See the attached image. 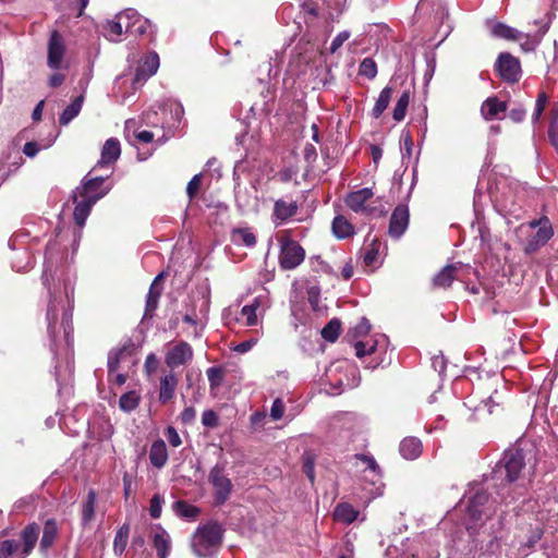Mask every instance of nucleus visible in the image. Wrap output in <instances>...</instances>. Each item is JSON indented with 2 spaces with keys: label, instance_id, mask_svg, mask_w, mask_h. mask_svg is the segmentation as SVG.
Segmentation results:
<instances>
[{
  "label": "nucleus",
  "instance_id": "61",
  "mask_svg": "<svg viewBox=\"0 0 558 558\" xmlns=\"http://www.w3.org/2000/svg\"><path fill=\"white\" fill-rule=\"evenodd\" d=\"M157 359L155 356V354H149L147 357H146V361H145V367L146 369L150 373V372H154L156 368H157Z\"/></svg>",
  "mask_w": 558,
  "mask_h": 558
},
{
  "label": "nucleus",
  "instance_id": "47",
  "mask_svg": "<svg viewBox=\"0 0 558 558\" xmlns=\"http://www.w3.org/2000/svg\"><path fill=\"white\" fill-rule=\"evenodd\" d=\"M371 330V324L368 322V319H366L365 317H363L359 324H356V326H354L351 330H350V333H352V336L354 338H357V337H363L365 335H367Z\"/></svg>",
  "mask_w": 558,
  "mask_h": 558
},
{
  "label": "nucleus",
  "instance_id": "38",
  "mask_svg": "<svg viewBox=\"0 0 558 558\" xmlns=\"http://www.w3.org/2000/svg\"><path fill=\"white\" fill-rule=\"evenodd\" d=\"M95 501L96 496L94 492H89L87 496V500L84 502L82 508V521L84 524L89 523L95 513Z\"/></svg>",
  "mask_w": 558,
  "mask_h": 558
},
{
  "label": "nucleus",
  "instance_id": "7",
  "mask_svg": "<svg viewBox=\"0 0 558 558\" xmlns=\"http://www.w3.org/2000/svg\"><path fill=\"white\" fill-rule=\"evenodd\" d=\"M105 180L106 177L88 178V175H86L82 180L81 186L76 187L74 192H76L81 198H86L96 204L110 191V187L104 186Z\"/></svg>",
  "mask_w": 558,
  "mask_h": 558
},
{
  "label": "nucleus",
  "instance_id": "51",
  "mask_svg": "<svg viewBox=\"0 0 558 558\" xmlns=\"http://www.w3.org/2000/svg\"><path fill=\"white\" fill-rule=\"evenodd\" d=\"M202 423L206 427H216L218 425V416L213 410H206L202 415Z\"/></svg>",
  "mask_w": 558,
  "mask_h": 558
},
{
  "label": "nucleus",
  "instance_id": "36",
  "mask_svg": "<svg viewBox=\"0 0 558 558\" xmlns=\"http://www.w3.org/2000/svg\"><path fill=\"white\" fill-rule=\"evenodd\" d=\"M409 102H410V94H409V92H404L398 99V101L395 106V109H393L392 117L396 121L400 122L404 119Z\"/></svg>",
  "mask_w": 558,
  "mask_h": 558
},
{
  "label": "nucleus",
  "instance_id": "37",
  "mask_svg": "<svg viewBox=\"0 0 558 558\" xmlns=\"http://www.w3.org/2000/svg\"><path fill=\"white\" fill-rule=\"evenodd\" d=\"M341 324L338 319H331L322 330V337L329 341L335 342L340 333Z\"/></svg>",
  "mask_w": 558,
  "mask_h": 558
},
{
  "label": "nucleus",
  "instance_id": "17",
  "mask_svg": "<svg viewBox=\"0 0 558 558\" xmlns=\"http://www.w3.org/2000/svg\"><path fill=\"white\" fill-rule=\"evenodd\" d=\"M129 16H134L133 9H128L116 15V19L106 23L107 37L111 41H120L123 34V22Z\"/></svg>",
  "mask_w": 558,
  "mask_h": 558
},
{
  "label": "nucleus",
  "instance_id": "8",
  "mask_svg": "<svg viewBox=\"0 0 558 558\" xmlns=\"http://www.w3.org/2000/svg\"><path fill=\"white\" fill-rule=\"evenodd\" d=\"M208 480L214 487L215 500L221 505L227 501L232 490V483L223 472V468L215 465L209 473Z\"/></svg>",
  "mask_w": 558,
  "mask_h": 558
},
{
  "label": "nucleus",
  "instance_id": "35",
  "mask_svg": "<svg viewBox=\"0 0 558 558\" xmlns=\"http://www.w3.org/2000/svg\"><path fill=\"white\" fill-rule=\"evenodd\" d=\"M174 511L182 518L193 520L198 514V509L185 501L179 500L173 505Z\"/></svg>",
  "mask_w": 558,
  "mask_h": 558
},
{
  "label": "nucleus",
  "instance_id": "41",
  "mask_svg": "<svg viewBox=\"0 0 558 558\" xmlns=\"http://www.w3.org/2000/svg\"><path fill=\"white\" fill-rule=\"evenodd\" d=\"M151 28V23L147 19H143L140 14L136 19L135 26H133L130 34L143 36Z\"/></svg>",
  "mask_w": 558,
  "mask_h": 558
},
{
  "label": "nucleus",
  "instance_id": "50",
  "mask_svg": "<svg viewBox=\"0 0 558 558\" xmlns=\"http://www.w3.org/2000/svg\"><path fill=\"white\" fill-rule=\"evenodd\" d=\"M349 38H350V32H348V31L340 32L333 38V40L330 45V48H329L330 53H335L343 45V43L347 41Z\"/></svg>",
  "mask_w": 558,
  "mask_h": 558
},
{
  "label": "nucleus",
  "instance_id": "39",
  "mask_svg": "<svg viewBox=\"0 0 558 558\" xmlns=\"http://www.w3.org/2000/svg\"><path fill=\"white\" fill-rule=\"evenodd\" d=\"M129 531H130L129 526L123 525L119 529V531L116 534L114 542H113V549L119 555H121L126 547L128 538H129Z\"/></svg>",
  "mask_w": 558,
  "mask_h": 558
},
{
  "label": "nucleus",
  "instance_id": "40",
  "mask_svg": "<svg viewBox=\"0 0 558 558\" xmlns=\"http://www.w3.org/2000/svg\"><path fill=\"white\" fill-rule=\"evenodd\" d=\"M359 74L373 80L377 75V65L372 58H365L360 64Z\"/></svg>",
  "mask_w": 558,
  "mask_h": 558
},
{
  "label": "nucleus",
  "instance_id": "33",
  "mask_svg": "<svg viewBox=\"0 0 558 558\" xmlns=\"http://www.w3.org/2000/svg\"><path fill=\"white\" fill-rule=\"evenodd\" d=\"M260 298H255L251 304L242 307L241 314L246 320L247 326H255L258 323L257 311L260 306Z\"/></svg>",
  "mask_w": 558,
  "mask_h": 558
},
{
  "label": "nucleus",
  "instance_id": "62",
  "mask_svg": "<svg viewBox=\"0 0 558 558\" xmlns=\"http://www.w3.org/2000/svg\"><path fill=\"white\" fill-rule=\"evenodd\" d=\"M64 81V75L61 73H54L49 78V85L51 87H58L60 86Z\"/></svg>",
  "mask_w": 558,
  "mask_h": 558
},
{
  "label": "nucleus",
  "instance_id": "18",
  "mask_svg": "<svg viewBox=\"0 0 558 558\" xmlns=\"http://www.w3.org/2000/svg\"><path fill=\"white\" fill-rule=\"evenodd\" d=\"M153 543L158 558H167L169 556L171 538L168 532L159 524L154 526Z\"/></svg>",
  "mask_w": 558,
  "mask_h": 558
},
{
  "label": "nucleus",
  "instance_id": "23",
  "mask_svg": "<svg viewBox=\"0 0 558 558\" xmlns=\"http://www.w3.org/2000/svg\"><path fill=\"white\" fill-rule=\"evenodd\" d=\"M399 450L404 459L414 460L422 453V442L418 438L407 437L401 441Z\"/></svg>",
  "mask_w": 558,
  "mask_h": 558
},
{
  "label": "nucleus",
  "instance_id": "45",
  "mask_svg": "<svg viewBox=\"0 0 558 558\" xmlns=\"http://www.w3.org/2000/svg\"><path fill=\"white\" fill-rule=\"evenodd\" d=\"M163 499L160 495L156 494L150 499L149 514L154 519H158L161 514Z\"/></svg>",
  "mask_w": 558,
  "mask_h": 558
},
{
  "label": "nucleus",
  "instance_id": "9",
  "mask_svg": "<svg viewBox=\"0 0 558 558\" xmlns=\"http://www.w3.org/2000/svg\"><path fill=\"white\" fill-rule=\"evenodd\" d=\"M496 70L502 80L515 83L520 80L521 76V66L520 62L517 58L508 52H502L499 54L496 62Z\"/></svg>",
  "mask_w": 558,
  "mask_h": 558
},
{
  "label": "nucleus",
  "instance_id": "30",
  "mask_svg": "<svg viewBox=\"0 0 558 558\" xmlns=\"http://www.w3.org/2000/svg\"><path fill=\"white\" fill-rule=\"evenodd\" d=\"M490 33L495 37L511 39V40H521L523 39V33L512 28L504 23H496L492 26Z\"/></svg>",
  "mask_w": 558,
  "mask_h": 558
},
{
  "label": "nucleus",
  "instance_id": "49",
  "mask_svg": "<svg viewBox=\"0 0 558 558\" xmlns=\"http://www.w3.org/2000/svg\"><path fill=\"white\" fill-rule=\"evenodd\" d=\"M283 413H284V404H283V402H282V400L280 398H277L272 402V405H271V409H270V417L274 421H278V420L282 418Z\"/></svg>",
  "mask_w": 558,
  "mask_h": 558
},
{
  "label": "nucleus",
  "instance_id": "21",
  "mask_svg": "<svg viewBox=\"0 0 558 558\" xmlns=\"http://www.w3.org/2000/svg\"><path fill=\"white\" fill-rule=\"evenodd\" d=\"M506 109L507 104L505 101H500L496 97H490L483 102L481 113L485 120H493L498 118L499 113L505 112Z\"/></svg>",
  "mask_w": 558,
  "mask_h": 558
},
{
  "label": "nucleus",
  "instance_id": "44",
  "mask_svg": "<svg viewBox=\"0 0 558 558\" xmlns=\"http://www.w3.org/2000/svg\"><path fill=\"white\" fill-rule=\"evenodd\" d=\"M202 179H203L202 173H198V174H195L191 179V181L187 183L186 194L190 199H193L196 196V194L198 193L199 187L202 185Z\"/></svg>",
  "mask_w": 558,
  "mask_h": 558
},
{
  "label": "nucleus",
  "instance_id": "3",
  "mask_svg": "<svg viewBox=\"0 0 558 558\" xmlns=\"http://www.w3.org/2000/svg\"><path fill=\"white\" fill-rule=\"evenodd\" d=\"M223 529L216 522L199 526L193 535L192 548L199 558L215 554L222 542Z\"/></svg>",
  "mask_w": 558,
  "mask_h": 558
},
{
  "label": "nucleus",
  "instance_id": "63",
  "mask_svg": "<svg viewBox=\"0 0 558 558\" xmlns=\"http://www.w3.org/2000/svg\"><path fill=\"white\" fill-rule=\"evenodd\" d=\"M136 138L143 143H150L154 140V134L150 131H141L136 134Z\"/></svg>",
  "mask_w": 558,
  "mask_h": 558
},
{
  "label": "nucleus",
  "instance_id": "56",
  "mask_svg": "<svg viewBox=\"0 0 558 558\" xmlns=\"http://www.w3.org/2000/svg\"><path fill=\"white\" fill-rule=\"evenodd\" d=\"M195 417H196V411L192 407L185 408L181 413V420L184 424L193 423Z\"/></svg>",
  "mask_w": 558,
  "mask_h": 558
},
{
  "label": "nucleus",
  "instance_id": "25",
  "mask_svg": "<svg viewBox=\"0 0 558 558\" xmlns=\"http://www.w3.org/2000/svg\"><path fill=\"white\" fill-rule=\"evenodd\" d=\"M359 511L350 504H339L333 511V518L336 521L350 524L356 520Z\"/></svg>",
  "mask_w": 558,
  "mask_h": 558
},
{
  "label": "nucleus",
  "instance_id": "32",
  "mask_svg": "<svg viewBox=\"0 0 558 558\" xmlns=\"http://www.w3.org/2000/svg\"><path fill=\"white\" fill-rule=\"evenodd\" d=\"M162 275H158L154 282L151 283L150 288H149V292L147 294V300H146V311H145V316H151V313L157 308V305H158V300L160 298V290L157 288V281L161 278Z\"/></svg>",
  "mask_w": 558,
  "mask_h": 558
},
{
  "label": "nucleus",
  "instance_id": "19",
  "mask_svg": "<svg viewBox=\"0 0 558 558\" xmlns=\"http://www.w3.org/2000/svg\"><path fill=\"white\" fill-rule=\"evenodd\" d=\"M72 197H73V202L75 204L73 218H74V221L76 222V225L82 228V227H84L86 219L89 216L92 207L95 205V203H93L86 198L78 199L80 195L76 194V192H73Z\"/></svg>",
  "mask_w": 558,
  "mask_h": 558
},
{
  "label": "nucleus",
  "instance_id": "5",
  "mask_svg": "<svg viewBox=\"0 0 558 558\" xmlns=\"http://www.w3.org/2000/svg\"><path fill=\"white\" fill-rule=\"evenodd\" d=\"M374 197V192L369 187H364L359 191L351 192L345 197L347 206L356 214L365 216L381 217L386 215L387 210L383 205L371 206L367 204Z\"/></svg>",
  "mask_w": 558,
  "mask_h": 558
},
{
  "label": "nucleus",
  "instance_id": "1",
  "mask_svg": "<svg viewBox=\"0 0 558 558\" xmlns=\"http://www.w3.org/2000/svg\"><path fill=\"white\" fill-rule=\"evenodd\" d=\"M465 525L468 530H475L495 512L494 501L481 486L472 487L464 496Z\"/></svg>",
  "mask_w": 558,
  "mask_h": 558
},
{
  "label": "nucleus",
  "instance_id": "46",
  "mask_svg": "<svg viewBox=\"0 0 558 558\" xmlns=\"http://www.w3.org/2000/svg\"><path fill=\"white\" fill-rule=\"evenodd\" d=\"M547 101H548V98H547L545 93H541L537 96L536 104H535V109H534V112H533V116H532V119H533L534 122H537L539 120L541 116L543 114V112L545 110Z\"/></svg>",
  "mask_w": 558,
  "mask_h": 558
},
{
  "label": "nucleus",
  "instance_id": "31",
  "mask_svg": "<svg viewBox=\"0 0 558 558\" xmlns=\"http://www.w3.org/2000/svg\"><path fill=\"white\" fill-rule=\"evenodd\" d=\"M391 96H392V88L389 86H386L380 92V94L375 102V106L372 110V114L374 118H376V119L379 118L381 116V113L387 109V107L390 102Z\"/></svg>",
  "mask_w": 558,
  "mask_h": 558
},
{
  "label": "nucleus",
  "instance_id": "58",
  "mask_svg": "<svg viewBox=\"0 0 558 558\" xmlns=\"http://www.w3.org/2000/svg\"><path fill=\"white\" fill-rule=\"evenodd\" d=\"M509 117L513 122H521L525 117V110L523 108H514L510 110Z\"/></svg>",
  "mask_w": 558,
  "mask_h": 558
},
{
  "label": "nucleus",
  "instance_id": "22",
  "mask_svg": "<svg viewBox=\"0 0 558 558\" xmlns=\"http://www.w3.org/2000/svg\"><path fill=\"white\" fill-rule=\"evenodd\" d=\"M178 385L177 376L171 372L160 379L159 401L167 403L173 396Z\"/></svg>",
  "mask_w": 558,
  "mask_h": 558
},
{
  "label": "nucleus",
  "instance_id": "34",
  "mask_svg": "<svg viewBox=\"0 0 558 558\" xmlns=\"http://www.w3.org/2000/svg\"><path fill=\"white\" fill-rule=\"evenodd\" d=\"M140 400L141 397L136 391H128L120 397L119 408L124 412H131L138 407Z\"/></svg>",
  "mask_w": 558,
  "mask_h": 558
},
{
  "label": "nucleus",
  "instance_id": "52",
  "mask_svg": "<svg viewBox=\"0 0 558 558\" xmlns=\"http://www.w3.org/2000/svg\"><path fill=\"white\" fill-rule=\"evenodd\" d=\"M166 437L169 441V444L173 447H179L181 445V438H180V435L178 434V432L175 430L174 427L172 426H169L167 429H166Z\"/></svg>",
  "mask_w": 558,
  "mask_h": 558
},
{
  "label": "nucleus",
  "instance_id": "53",
  "mask_svg": "<svg viewBox=\"0 0 558 558\" xmlns=\"http://www.w3.org/2000/svg\"><path fill=\"white\" fill-rule=\"evenodd\" d=\"M123 354V350L111 352L108 356V368L109 372H116L119 366L120 355Z\"/></svg>",
  "mask_w": 558,
  "mask_h": 558
},
{
  "label": "nucleus",
  "instance_id": "2",
  "mask_svg": "<svg viewBox=\"0 0 558 558\" xmlns=\"http://www.w3.org/2000/svg\"><path fill=\"white\" fill-rule=\"evenodd\" d=\"M39 532V525L33 523L21 532L20 539L0 541V558H26L34 549Z\"/></svg>",
  "mask_w": 558,
  "mask_h": 558
},
{
  "label": "nucleus",
  "instance_id": "64",
  "mask_svg": "<svg viewBox=\"0 0 558 558\" xmlns=\"http://www.w3.org/2000/svg\"><path fill=\"white\" fill-rule=\"evenodd\" d=\"M169 106L171 111H173L174 118L179 121L184 113L183 107L177 102H170Z\"/></svg>",
  "mask_w": 558,
  "mask_h": 558
},
{
  "label": "nucleus",
  "instance_id": "43",
  "mask_svg": "<svg viewBox=\"0 0 558 558\" xmlns=\"http://www.w3.org/2000/svg\"><path fill=\"white\" fill-rule=\"evenodd\" d=\"M355 348V354L359 357H363L365 355L372 354L376 350V342H364V341H357L354 345Z\"/></svg>",
  "mask_w": 558,
  "mask_h": 558
},
{
  "label": "nucleus",
  "instance_id": "16",
  "mask_svg": "<svg viewBox=\"0 0 558 558\" xmlns=\"http://www.w3.org/2000/svg\"><path fill=\"white\" fill-rule=\"evenodd\" d=\"M121 155L120 142L111 137L107 140L102 146L100 159L96 167H105L114 163Z\"/></svg>",
  "mask_w": 558,
  "mask_h": 558
},
{
  "label": "nucleus",
  "instance_id": "57",
  "mask_svg": "<svg viewBox=\"0 0 558 558\" xmlns=\"http://www.w3.org/2000/svg\"><path fill=\"white\" fill-rule=\"evenodd\" d=\"M39 151V147L35 142H27L23 147V153L28 157H35Z\"/></svg>",
  "mask_w": 558,
  "mask_h": 558
},
{
  "label": "nucleus",
  "instance_id": "13",
  "mask_svg": "<svg viewBox=\"0 0 558 558\" xmlns=\"http://www.w3.org/2000/svg\"><path fill=\"white\" fill-rule=\"evenodd\" d=\"M545 225L543 228H539L536 233L531 236L524 247L523 251L525 254L530 255L538 251L542 246H544L554 235V229L549 220H544Z\"/></svg>",
  "mask_w": 558,
  "mask_h": 558
},
{
  "label": "nucleus",
  "instance_id": "6",
  "mask_svg": "<svg viewBox=\"0 0 558 558\" xmlns=\"http://www.w3.org/2000/svg\"><path fill=\"white\" fill-rule=\"evenodd\" d=\"M304 258L305 251L296 241L291 239L282 240L279 254V264L282 269H294Z\"/></svg>",
  "mask_w": 558,
  "mask_h": 558
},
{
  "label": "nucleus",
  "instance_id": "20",
  "mask_svg": "<svg viewBox=\"0 0 558 558\" xmlns=\"http://www.w3.org/2000/svg\"><path fill=\"white\" fill-rule=\"evenodd\" d=\"M149 461L157 469H161L167 463L168 451L166 442L162 439L153 442L149 450Z\"/></svg>",
  "mask_w": 558,
  "mask_h": 558
},
{
  "label": "nucleus",
  "instance_id": "55",
  "mask_svg": "<svg viewBox=\"0 0 558 558\" xmlns=\"http://www.w3.org/2000/svg\"><path fill=\"white\" fill-rule=\"evenodd\" d=\"M548 137L550 144L555 147L558 153V124L551 123L548 129Z\"/></svg>",
  "mask_w": 558,
  "mask_h": 558
},
{
  "label": "nucleus",
  "instance_id": "10",
  "mask_svg": "<svg viewBox=\"0 0 558 558\" xmlns=\"http://www.w3.org/2000/svg\"><path fill=\"white\" fill-rule=\"evenodd\" d=\"M65 54V45L62 36L53 31L48 41V59L47 63L50 69L60 70L63 65Z\"/></svg>",
  "mask_w": 558,
  "mask_h": 558
},
{
  "label": "nucleus",
  "instance_id": "15",
  "mask_svg": "<svg viewBox=\"0 0 558 558\" xmlns=\"http://www.w3.org/2000/svg\"><path fill=\"white\" fill-rule=\"evenodd\" d=\"M299 206L295 201L278 199L275 202L272 211V221L276 225L287 221L294 217L298 213Z\"/></svg>",
  "mask_w": 558,
  "mask_h": 558
},
{
  "label": "nucleus",
  "instance_id": "42",
  "mask_svg": "<svg viewBox=\"0 0 558 558\" xmlns=\"http://www.w3.org/2000/svg\"><path fill=\"white\" fill-rule=\"evenodd\" d=\"M207 377L210 388L214 389L221 385L223 380V373L219 367H209L207 369Z\"/></svg>",
  "mask_w": 558,
  "mask_h": 558
},
{
  "label": "nucleus",
  "instance_id": "14",
  "mask_svg": "<svg viewBox=\"0 0 558 558\" xmlns=\"http://www.w3.org/2000/svg\"><path fill=\"white\" fill-rule=\"evenodd\" d=\"M159 68V57L156 52H151L146 56L136 69V73L133 80V84H142L148 77L153 76Z\"/></svg>",
  "mask_w": 558,
  "mask_h": 558
},
{
  "label": "nucleus",
  "instance_id": "4",
  "mask_svg": "<svg viewBox=\"0 0 558 558\" xmlns=\"http://www.w3.org/2000/svg\"><path fill=\"white\" fill-rule=\"evenodd\" d=\"M524 466V454L520 449H510L504 453L502 459L497 463L492 475L493 480H500L511 483L519 477Z\"/></svg>",
  "mask_w": 558,
  "mask_h": 558
},
{
  "label": "nucleus",
  "instance_id": "26",
  "mask_svg": "<svg viewBox=\"0 0 558 558\" xmlns=\"http://www.w3.org/2000/svg\"><path fill=\"white\" fill-rule=\"evenodd\" d=\"M332 232L338 239H347L354 234V227L344 216H336L332 221Z\"/></svg>",
  "mask_w": 558,
  "mask_h": 558
},
{
  "label": "nucleus",
  "instance_id": "59",
  "mask_svg": "<svg viewBox=\"0 0 558 558\" xmlns=\"http://www.w3.org/2000/svg\"><path fill=\"white\" fill-rule=\"evenodd\" d=\"M376 258H377V250H375V248H369L364 254V263L367 266L373 265L374 262L376 260Z\"/></svg>",
  "mask_w": 558,
  "mask_h": 558
},
{
  "label": "nucleus",
  "instance_id": "27",
  "mask_svg": "<svg viewBox=\"0 0 558 558\" xmlns=\"http://www.w3.org/2000/svg\"><path fill=\"white\" fill-rule=\"evenodd\" d=\"M84 102V96L80 95L75 97L72 102L63 110L60 114L59 123L61 125H68L77 114L80 113Z\"/></svg>",
  "mask_w": 558,
  "mask_h": 558
},
{
  "label": "nucleus",
  "instance_id": "60",
  "mask_svg": "<svg viewBox=\"0 0 558 558\" xmlns=\"http://www.w3.org/2000/svg\"><path fill=\"white\" fill-rule=\"evenodd\" d=\"M133 13L134 16H129V19H125L123 22V29H125L128 33H131L133 26H135V22L138 16V13L135 10H133Z\"/></svg>",
  "mask_w": 558,
  "mask_h": 558
},
{
  "label": "nucleus",
  "instance_id": "54",
  "mask_svg": "<svg viewBox=\"0 0 558 558\" xmlns=\"http://www.w3.org/2000/svg\"><path fill=\"white\" fill-rule=\"evenodd\" d=\"M257 343L256 338H252L250 340L243 341L235 345L234 351L239 353H246L248 352L255 344Z\"/></svg>",
  "mask_w": 558,
  "mask_h": 558
},
{
  "label": "nucleus",
  "instance_id": "48",
  "mask_svg": "<svg viewBox=\"0 0 558 558\" xmlns=\"http://www.w3.org/2000/svg\"><path fill=\"white\" fill-rule=\"evenodd\" d=\"M303 471L308 480L314 482V457L310 453L303 456Z\"/></svg>",
  "mask_w": 558,
  "mask_h": 558
},
{
  "label": "nucleus",
  "instance_id": "29",
  "mask_svg": "<svg viewBox=\"0 0 558 558\" xmlns=\"http://www.w3.org/2000/svg\"><path fill=\"white\" fill-rule=\"evenodd\" d=\"M58 535V526L53 520H48L44 525L43 536L40 539V550L47 551L53 544Z\"/></svg>",
  "mask_w": 558,
  "mask_h": 558
},
{
  "label": "nucleus",
  "instance_id": "12",
  "mask_svg": "<svg viewBox=\"0 0 558 558\" xmlns=\"http://www.w3.org/2000/svg\"><path fill=\"white\" fill-rule=\"evenodd\" d=\"M409 226V209L405 205H398L391 217L389 223V235L399 239Z\"/></svg>",
  "mask_w": 558,
  "mask_h": 558
},
{
  "label": "nucleus",
  "instance_id": "28",
  "mask_svg": "<svg viewBox=\"0 0 558 558\" xmlns=\"http://www.w3.org/2000/svg\"><path fill=\"white\" fill-rule=\"evenodd\" d=\"M231 241L236 245L252 247L256 244V236L248 228H236L231 232Z\"/></svg>",
  "mask_w": 558,
  "mask_h": 558
},
{
  "label": "nucleus",
  "instance_id": "24",
  "mask_svg": "<svg viewBox=\"0 0 558 558\" xmlns=\"http://www.w3.org/2000/svg\"><path fill=\"white\" fill-rule=\"evenodd\" d=\"M460 269L458 265H447L444 267L433 279L434 287L448 288L454 279H457V272Z\"/></svg>",
  "mask_w": 558,
  "mask_h": 558
},
{
  "label": "nucleus",
  "instance_id": "11",
  "mask_svg": "<svg viewBox=\"0 0 558 558\" xmlns=\"http://www.w3.org/2000/svg\"><path fill=\"white\" fill-rule=\"evenodd\" d=\"M193 357L192 347L185 342L181 341L175 344L173 348L169 349L166 353L165 362L168 367L171 369L186 364Z\"/></svg>",
  "mask_w": 558,
  "mask_h": 558
}]
</instances>
